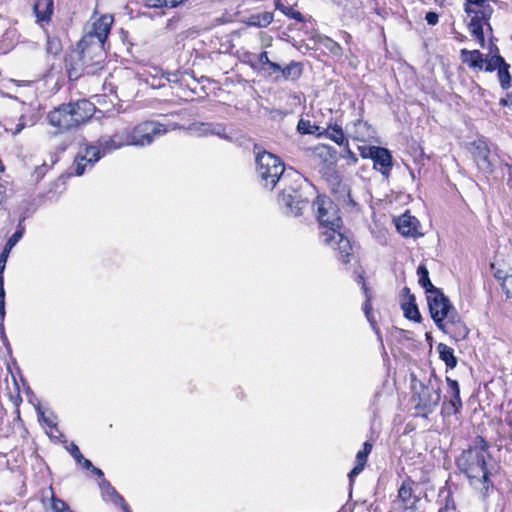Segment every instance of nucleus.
<instances>
[{
  "label": "nucleus",
  "mask_w": 512,
  "mask_h": 512,
  "mask_svg": "<svg viewBox=\"0 0 512 512\" xmlns=\"http://www.w3.org/2000/svg\"><path fill=\"white\" fill-rule=\"evenodd\" d=\"M314 208L319 224L326 228L321 233L322 242L334 250H338L341 261L348 263L352 245L350 240L338 231L342 220L336 205L329 198L318 196L314 202Z\"/></svg>",
  "instance_id": "nucleus-1"
},
{
  "label": "nucleus",
  "mask_w": 512,
  "mask_h": 512,
  "mask_svg": "<svg viewBox=\"0 0 512 512\" xmlns=\"http://www.w3.org/2000/svg\"><path fill=\"white\" fill-rule=\"evenodd\" d=\"M489 445L482 438H476L474 446L462 452L457 459L459 469L470 479L471 484L481 493H487L489 478L486 460L489 458Z\"/></svg>",
  "instance_id": "nucleus-2"
},
{
  "label": "nucleus",
  "mask_w": 512,
  "mask_h": 512,
  "mask_svg": "<svg viewBox=\"0 0 512 512\" xmlns=\"http://www.w3.org/2000/svg\"><path fill=\"white\" fill-rule=\"evenodd\" d=\"M95 105L87 99L64 103L50 111L48 123L60 132H66L85 124L95 113Z\"/></svg>",
  "instance_id": "nucleus-3"
},
{
  "label": "nucleus",
  "mask_w": 512,
  "mask_h": 512,
  "mask_svg": "<svg viewBox=\"0 0 512 512\" xmlns=\"http://www.w3.org/2000/svg\"><path fill=\"white\" fill-rule=\"evenodd\" d=\"M113 22V16L105 14L92 23L91 29L87 31L80 41V45H83V57L85 61L87 56H89L90 50L95 52V63L97 65L104 61L103 46Z\"/></svg>",
  "instance_id": "nucleus-4"
},
{
  "label": "nucleus",
  "mask_w": 512,
  "mask_h": 512,
  "mask_svg": "<svg viewBox=\"0 0 512 512\" xmlns=\"http://www.w3.org/2000/svg\"><path fill=\"white\" fill-rule=\"evenodd\" d=\"M256 173L261 185L273 190L284 177L285 165L276 155L262 151L256 156Z\"/></svg>",
  "instance_id": "nucleus-5"
},
{
  "label": "nucleus",
  "mask_w": 512,
  "mask_h": 512,
  "mask_svg": "<svg viewBox=\"0 0 512 512\" xmlns=\"http://www.w3.org/2000/svg\"><path fill=\"white\" fill-rule=\"evenodd\" d=\"M168 129L158 121H144L133 127L130 131H126L128 145L148 146L160 136L166 134Z\"/></svg>",
  "instance_id": "nucleus-6"
},
{
  "label": "nucleus",
  "mask_w": 512,
  "mask_h": 512,
  "mask_svg": "<svg viewBox=\"0 0 512 512\" xmlns=\"http://www.w3.org/2000/svg\"><path fill=\"white\" fill-rule=\"evenodd\" d=\"M419 389L416 380H412V387L418 396L417 408L432 412L441 400L440 380L431 375L426 383L419 382Z\"/></svg>",
  "instance_id": "nucleus-7"
},
{
  "label": "nucleus",
  "mask_w": 512,
  "mask_h": 512,
  "mask_svg": "<svg viewBox=\"0 0 512 512\" xmlns=\"http://www.w3.org/2000/svg\"><path fill=\"white\" fill-rule=\"evenodd\" d=\"M427 302L429 312L436 326L438 328L444 327V323L455 313V309L448 297L438 289L428 294Z\"/></svg>",
  "instance_id": "nucleus-8"
},
{
  "label": "nucleus",
  "mask_w": 512,
  "mask_h": 512,
  "mask_svg": "<svg viewBox=\"0 0 512 512\" xmlns=\"http://www.w3.org/2000/svg\"><path fill=\"white\" fill-rule=\"evenodd\" d=\"M279 203L286 214L299 216L308 202L303 199L300 191L294 188H285L279 196Z\"/></svg>",
  "instance_id": "nucleus-9"
},
{
  "label": "nucleus",
  "mask_w": 512,
  "mask_h": 512,
  "mask_svg": "<svg viewBox=\"0 0 512 512\" xmlns=\"http://www.w3.org/2000/svg\"><path fill=\"white\" fill-rule=\"evenodd\" d=\"M446 381L448 384V394L450 395V400L443 403V410L448 415L457 414L462 408L459 384L456 380H453L449 377L446 378Z\"/></svg>",
  "instance_id": "nucleus-10"
},
{
  "label": "nucleus",
  "mask_w": 512,
  "mask_h": 512,
  "mask_svg": "<svg viewBox=\"0 0 512 512\" xmlns=\"http://www.w3.org/2000/svg\"><path fill=\"white\" fill-rule=\"evenodd\" d=\"M445 333H449L456 340L465 339L469 334L467 326L458 318L455 312L445 323L444 327L440 328Z\"/></svg>",
  "instance_id": "nucleus-11"
},
{
  "label": "nucleus",
  "mask_w": 512,
  "mask_h": 512,
  "mask_svg": "<svg viewBox=\"0 0 512 512\" xmlns=\"http://www.w3.org/2000/svg\"><path fill=\"white\" fill-rule=\"evenodd\" d=\"M474 159L477 167L484 173H491L493 171V163L490 159V150L484 142L479 141L476 144Z\"/></svg>",
  "instance_id": "nucleus-12"
},
{
  "label": "nucleus",
  "mask_w": 512,
  "mask_h": 512,
  "mask_svg": "<svg viewBox=\"0 0 512 512\" xmlns=\"http://www.w3.org/2000/svg\"><path fill=\"white\" fill-rule=\"evenodd\" d=\"M374 168L388 176L392 167V156L388 149L379 147L373 156Z\"/></svg>",
  "instance_id": "nucleus-13"
},
{
  "label": "nucleus",
  "mask_w": 512,
  "mask_h": 512,
  "mask_svg": "<svg viewBox=\"0 0 512 512\" xmlns=\"http://www.w3.org/2000/svg\"><path fill=\"white\" fill-rule=\"evenodd\" d=\"M346 132L348 136L355 140L365 141L366 138L370 137V125L361 119H357L346 125Z\"/></svg>",
  "instance_id": "nucleus-14"
},
{
  "label": "nucleus",
  "mask_w": 512,
  "mask_h": 512,
  "mask_svg": "<svg viewBox=\"0 0 512 512\" xmlns=\"http://www.w3.org/2000/svg\"><path fill=\"white\" fill-rule=\"evenodd\" d=\"M100 489L106 500H111L115 505L121 506L124 512H131L130 507L125 502L124 498L117 493L115 488L112 487L108 481L102 479L100 482Z\"/></svg>",
  "instance_id": "nucleus-15"
},
{
  "label": "nucleus",
  "mask_w": 512,
  "mask_h": 512,
  "mask_svg": "<svg viewBox=\"0 0 512 512\" xmlns=\"http://www.w3.org/2000/svg\"><path fill=\"white\" fill-rule=\"evenodd\" d=\"M99 144L103 149V153L110 152L112 150L128 145L126 131L122 133H116L112 137H101L99 139Z\"/></svg>",
  "instance_id": "nucleus-16"
},
{
  "label": "nucleus",
  "mask_w": 512,
  "mask_h": 512,
  "mask_svg": "<svg viewBox=\"0 0 512 512\" xmlns=\"http://www.w3.org/2000/svg\"><path fill=\"white\" fill-rule=\"evenodd\" d=\"M418 224L419 222L414 216L403 214L397 219L396 227L403 236H415Z\"/></svg>",
  "instance_id": "nucleus-17"
},
{
  "label": "nucleus",
  "mask_w": 512,
  "mask_h": 512,
  "mask_svg": "<svg viewBox=\"0 0 512 512\" xmlns=\"http://www.w3.org/2000/svg\"><path fill=\"white\" fill-rule=\"evenodd\" d=\"M53 0H36L33 6L38 22H49L53 14Z\"/></svg>",
  "instance_id": "nucleus-18"
},
{
  "label": "nucleus",
  "mask_w": 512,
  "mask_h": 512,
  "mask_svg": "<svg viewBox=\"0 0 512 512\" xmlns=\"http://www.w3.org/2000/svg\"><path fill=\"white\" fill-rule=\"evenodd\" d=\"M461 60L463 63H466L470 68L473 69H483L484 67V59L483 55L479 50H467L462 49L460 52Z\"/></svg>",
  "instance_id": "nucleus-19"
},
{
  "label": "nucleus",
  "mask_w": 512,
  "mask_h": 512,
  "mask_svg": "<svg viewBox=\"0 0 512 512\" xmlns=\"http://www.w3.org/2000/svg\"><path fill=\"white\" fill-rule=\"evenodd\" d=\"M398 499L402 503L403 510L413 509L417 501L409 484L403 483L398 491Z\"/></svg>",
  "instance_id": "nucleus-20"
},
{
  "label": "nucleus",
  "mask_w": 512,
  "mask_h": 512,
  "mask_svg": "<svg viewBox=\"0 0 512 512\" xmlns=\"http://www.w3.org/2000/svg\"><path fill=\"white\" fill-rule=\"evenodd\" d=\"M464 10L467 14H473V17H477L478 20L482 22L484 21L485 23H487L493 14V8L488 0L485 1L483 5L479 6L477 9L472 8L469 5H465Z\"/></svg>",
  "instance_id": "nucleus-21"
},
{
  "label": "nucleus",
  "mask_w": 512,
  "mask_h": 512,
  "mask_svg": "<svg viewBox=\"0 0 512 512\" xmlns=\"http://www.w3.org/2000/svg\"><path fill=\"white\" fill-rule=\"evenodd\" d=\"M402 310L404 312V316L412 321L420 322L421 314L416 305L415 296L413 294H409V300H406L402 303Z\"/></svg>",
  "instance_id": "nucleus-22"
},
{
  "label": "nucleus",
  "mask_w": 512,
  "mask_h": 512,
  "mask_svg": "<svg viewBox=\"0 0 512 512\" xmlns=\"http://www.w3.org/2000/svg\"><path fill=\"white\" fill-rule=\"evenodd\" d=\"M24 233V228L20 227L10 236L5 244V247L0 254V264L6 265L8 256L12 248L19 242Z\"/></svg>",
  "instance_id": "nucleus-23"
},
{
  "label": "nucleus",
  "mask_w": 512,
  "mask_h": 512,
  "mask_svg": "<svg viewBox=\"0 0 512 512\" xmlns=\"http://www.w3.org/2000/svg\"><path fill=\"white\" fill-rule=\"evenodd\" d=\"M437 351L440 359L446 364L447 367L453 369L457 366V358L454 355V350L446 344L439 343Z\"/></svg>",
  "instance_id": "nucleus-24"
},
{
  "label": "nucleus",
  "mask_w": 512,
  "mask_h": 512,
  "mask_svg": "<svg viewBox=\"0 0 512 512\" xmlns=\"http://www.w3.org/2000/svg\"><path fill=\"white\" fill-rule=\"evenodd\" d=\"M80 47H81L80 60L82 62L83 70L87 74H95L98 70L102 69L103 62H101L98 65L95 63V60H96L95 52L93 50H90L89 56H87V58H86L87 62H85L84 57H83V45H80Z\"/></svg>",
  "instance_id": "nucleus-25"
},
{
  "label": "nucleus",
  "mask_w": 512,
  "mask_h": 512,
  "mask_svg": "<svg viewBox=\"0 0 512 512\" xmlns=\"http://www.w3.org/2000/svg\"><path fill=\"white\" fill-rule=\"evenodd\" d=\"M417 275L419 277V284L425 289L427 294H430L434 292L435 290H438L439 288L435 287L429 278V272L426 267V265L421 264L417 268Z\"/></svg>",
  "instance_id": "nucleus-26"
},
{
  "label": "nucleus",
  "mask_w": 512,
  "mask_h": 512,
  "mask_svg": "<svg viewBox=\"0 0 512 512\" xmlns=\"http://www.w3.org/2000/svg\"><path fill=\"white\" fill-rule=\"evenodd\" d=\"M302 74L301 64L298 62H291L285 68H282L281 75L284 80L295 81L300 78Z\"/></svg>",
  "instance_id": "nucleus-27"
},
{
  "label": "nucleus",
  "mask_w": 512,
  "mask_h": 512,
  "mask_svg": "<svg viewBox=\"0 0 512 512\" xmlns=\"http://www.w3.org/2000/svg\"><path fill=\"white\" fill-rule=\"evenodd\" d=\"M325 133L329 139H331L338 145H343L344 143H347L345 133L342 127L339 125L329 126L326 129Z\"/></svg>",
  "instance_id": "nucleus-28"
},
{
  "label": "nucleus",
  "mask_w": 512,
  "mask_h": 512,
  "mask_svg": "<svg viewBox=\"0 0 512 512\" xmlns=\"http://www.w3.org/2000/svg\"><path fill=\"white\" fill-rule=\"evenodd\" d=\"M469 30L471 34L479 41L481 47H483L485 43V38L483 33L482 21L478 20L477 17H472L469 23Z\"/></svg>",
  "instance_id": "nucleus-29"
},
{
  "label": "nucleus",
  "mask_w": 512,
  "mask_h": 512,
  "mask_svg": "<svg viewBox=\"0 0 512 512\" xmlns=\"http://www.w3.org/2000/svg\"><path fill=\"white\" fill-rule=\"evenodd\" d=\"M297 130L300 134L322 135V131L319 126L312 124L311 121L305 119L299 120Z\"/></svg>",
  "instance_id": "nucleus-30"
},
{
  "label": "nucleus",
  "mask_w": 512,
  "mask_h": 512,
  "mask_svg": "<svg viewBox=\"0 0 512 512\" xmlns=\"http://www.w3.org/2000/svg\"><path fill=\"white\" fill-rule=\"evenodd\" d=\"M368 455L365 454L363 451H359L356 455V466L350 471L349 473V479L350 482L354 481V478L359 475L362 470L364 469L366 462H367Z\"/></svg>",
  "instance_id": "nucleus-31"
},
{
  "label": "nucleus",
  "mask_w": 512,
  "mask_h": 512,
  "mask_svg": "<svg viewBox=\"0 0 512 512\" xmlns=\"http://www.w3.org/2000/svg\"><path fill=\"white\" fill-rule=\"evenodd\" d=\"M90 167L94 165L101 158V150L97 146H88L85 148L84 155L81 156Z\"/></svg>",
  "instance_id": "nucleus-32"
},
{
  "label": "nucleus",
  "mask_w": 512,
  "mask_h": 512,
  "mask_svg": "<svg viewBox=\"0 0 512 512\" xmlns=\"http://www.w3.org/2000/svg\"><path fill=\"white\" fill-rule=\"evenodd\" d=\"M498 78L500 81V85L503 89H508L510 84V73H509V65L504 61V64L501 65L498 69Z\"/></svg>",
  "instance_id": "nucleus-33"
},
{
  "label": "nucleus",
  "mask_w": 512,
  "mask_h": 512,
  "mask_svg": "<svg viewBox=\"0 0 512 512\" xmlns=\"http://www.w3.org/2000/svg\"><path fill=\"white\" fill-rule=\"evenodd\" d=\"M49 505L52 512H74L63 500L56 498L54 495L51 496Z\"/></svg>",
  "instance_id": "nucleus-34"
},
{
  "label": "nucleus",
  "mask_w": 512,
  "mask_h": 512,
  "mask_svg": "<svg viewBox=\"0 0 512 512\" xmlns=\"http://www.w3.org/2000/svg\"><path fill=\"white\" fill-rule=\"evenodd\" d=\"M504 64V59L500 55L492 56L488 60H484V69L488 72H493L494 70H498L501 65Z\"/></svg>",
  "instance_id": "nucleus-35"
},
{
  "label": "nucleus",
  "mask_w": 512,
  "mask_h": 512,
  "mask_svg": "<svg viewBox=\"0 0 512 512\" xmlns=\"http://www.w3.org/2000/svg\"><path fill=\"white\" fill-rule=\"evenodd\" d=\"M258 21L254 22L259 27H266L273 21V14L271 12H264L257 16Z\"/></svg>",
  "instance_id": "nucleus-36"
},
{
  "label": "nucleus",
  "mask_w": 512,
  "mask_h": 512,
  "mask_svg": "<svg viewBox=\"0 0 512 512\" xmlns=\"http://www.w3.org/2000/svg\"><path fill=\"white\" fill-rule=\"evenodd\" d=\"M61 50L60 41L53 38L47 40V51L51 54L57 55Z\"/></svg>",
  "instance_id": "nucleus-37"
},
{
  "label": "nucleus",
  "mask_w": 512,
  "mask_h": 512,
  "mask_svg": "<svg viewBox=\"0 0 512 512\" xmlns=\"http://www.w3.org/2000/svg\"><path fill=\"white\" fill-rule=\"evenodd\" d=\"M378 149H379V147H377V146H359V151L363 158L373 159L375 151Z\"/></svg>",
  "instance_id": "nucleus-38"
},
{
  "label": "nucleus",
  "mask_w": 512,
  "mask_h": 512,
  "mask_svg": "<svg viewBox=\"0 0 512 512\" xmlns=\"http://www.w3.org/2000/svg\"><path fill=\"white\" fill-rule=\"evenodd\" d=\"M27 125V117L25 115H21L18 119V123L16 124L15 129L11 130L12 135H18Z\"/></svg>",
  "instance_id": "nucleus-39"
},
{
  "label": "nucleus",
  "mask_w": 512,
  "mask_h": 512,
  "mask_svg": "<svg viewBox=\"0 0 512 512\" xmlns=\"http://www.w3.org/2000/svg\"><path fill=\"white\" fill-rule=\"evenodd\" d=\"M87 166H89V164L86 163L85 160H82L81 156L77 157L75 160V174L81 176L85 172Z\"/></svg>",
  "instance_id": "nucleus-40"
},
{
  "label": "nucleus",
  "mask_w": 512,
  "mask_h": 512,
  "mask_svg": "<svg viewBox=\"0 0 512 512\" xmlns=\"http://www.w3.org/2000/svg\"><path fill=\"white\" fill-rule=\"evenodd\" d=\"M491 269L494 270V277L501 283L510 275L507 271L501 268H496L495 264H491Z\"/></svg>",
  "instance_id": "nucleus-41"
},
{
  "label": "nucleus",
  "mask_w": 512,
  "mask_h": 512,
  "mask_svg": "<svg viewBox=\"0 0 512 512\" xmlns=\"http://www.w3.org/2000/svg\"><path fill=\"white\" fill-rule=\"evenodd\" d=\"M284 15L298 22L304 21V16L301 14V12L294 10L292 7H290L287 11H284Z\"/></svg>",
  "instance_id": "nucleus-42"
},
{
  "label": "nucleus",
  "mask_w": 512,
  "mask_h": 512,
  "mask_svg": "<svg viewBox=\"0 0 512 512\" xmlns=\"http://www.w3.org/2000/svg\"><path fill=\"white\" fill-rule=\"evenodd\" d=\"M501 286L507 297H512V274L501 283Z\"/></svg>",
  "instance_id": "nucleus-43"
},
{
  "label": "nucleus",
  "mask_w": 512,
  "mask_h": 512,
  "mask_svg": "<svg viewBox=\"0 0 512 512\" xmlns=\"http://www.w3.org/2000/svg\"><path fill=\"white\" fill-rule=\"evenodd\" d=\"M68 450H69L70 454L73 456V458L76 460L77 463L82 461L84 456L81 454V452L76 444L71 443Z\"/></svg>",
  "instance_id": "nucleus-44"
},
{
  "label": "nucleus",
  "mask_w": 512,
  "mask_h": 512,
  "mask_svg": "<svg viewBox=\"0 0 512 512\" xmlns=\"http://www.w3.org/2000/svg\"><path fill=\"white\" fill-rule=\"evenodd\" d=\"M146 6L149 8H163L167 7L166 0H147Z\"/></svg>",
  "instance_id": "nucleus-45"
},
{
  "label": "nucleus",
  "mask_w": 512,
  "mask_h": 512,
  "mask_svg": "<svg viewBox=\"0 0 512 512\" xmlns=\"http://www.w3.org/2000/svg\"><path fill=\"white\" fill-rule=\"evenodd\" d=\"M7 200V183L0 182V206Z\"/></svg>",
  "instance_id": "nucleus-46"
},
{
  "label": "nucleus",
  "mask_w": 512,
  "mask_h": 512,
  "mask_svg": "<svg viewBox=\"0 0 512 512\" xmlns=\"http://www.w3.org/2000/svg\"><path fill=\"white\" fill-rule=\"evenodd\" d=\"M425 20L429 25H436L439 20V16L435 12H428L425 16Z\"/></svg>",
  "instance_id": "nucleus-47"
},
{
  "label": "nucleus",
  "mask_w": 512,
  "mask_h": 512,
  "mask_svg": "<svg viewBox=\"0 0 512 512\" xmlns=\"http://www.w3.org/2000/svg\"><path fill=\"white\" fill-rule=\"evenodd\" d=\"M345 152H346V155L344 157L348 158L350 163L355 164L358 161L356 154L349 149L347 143H346Z\"/></svg>",
  "instance_id": "nucleus-48"
},
{
  "label": "nucleus",
  "mask_w": 512,
  "mask_h": 512,
  "mask_svg": "<svg viewBox=\"0 0 512 512\" xmlns=\"http://www.w3.org/2000/svg\"><path fill=\"white\" fill-rule=\"evenodd\" d=\"M259 62L263 65H268L271 61L269 60L267 52H262L259 55Z\"/></svg>",
  "instance_id": "nucleus-49"
},
{
  "label": "nucleus",
  "mask_w": 512,
  "mask_h": 512,
  "mask_svg": "<svg viewBox=\"0 0 512 512\" xmlns=\"http://www.w3.org/2000/svg\"><path fill=\"white\" fill-rule=\"evenodd\" d=\"M327 47H328V48H329V50H330L332 53H334V54L339 53V52H340V50H341V47L339 46V44H338V43H336V42H333V41H331V42H330V46H327Z\"/></svg>",
  "instance_id": "nucleus-50"
},
{
  "label": "nucleus",
  "mask_w": 512,
  "mask_h": 512,
  "mask_svg": "<svg viewBox=\"0 0 512 512\" xmlns=\"http://www.w3.org/2000/svg\"><path fill=\"white\" fill-rule=\"evenodd\" d=\"M267 66L269 67V69L272 70L273 73H275V72L281 73L282 67L279 64L271 61Z\"/></svg>",
  "instance_id": "nucleus-51"
},
{
  "label": "nucleus",
  "mask_w": 512,
  "mask_h": 512,
  "mask_svg": "<svg viewBox=\"0 0 512 512\" xmlns=\"http://www.w3.org/2000/svg\"><path fill=\"white\" fill-rule=\"evenodd\" d=\"M203 126L205 127V129H204V132H205V133L211 132V133H213V134L220 135V134H221V131H223V130H224V129H223V128H221L220 126H218V127L214 128L213 130H210V129H209V127H208V126H206V125H204V124H203Z\"/></svg>",
  "instance_id": "nucleus-52"
},
{
  "label": "nucleus",
  "mask_w": 512,
  "mask_h": 512,
  "mask_svg": "<svg viewBox=\"0 0 512 512\" xmlns=\"http://www.w3.org/2000/svg\"><path fill=\"white\" fill-rule=\"evenodd\" d=\"M78 463L81 464L83 466V468H85L87 470H91L93 468V464L91 463V461L84 457H83L82 461L78 462Z\"/></svg>",
  "instance_id": "nucleus-53"
},
{
  "label": "nucleus",
  "mask_w": 512,
  "mask_h": 512,
  "mask_svg": "<svg viewBox=\"0 0 512 512\" xmlns=\"http://www.w3.org/2000/svg\"><path fill=\"white\" fill-rule=\"evenodd\" d=\"M275 7L277 10H280L283 14H284V11H287L290 8V7L283 5L279 0H277L275 2Z\"/></svg>",
  "instance_id": "nucleus-54"
},
{
  "label": "nucleus",
  "mask_w": 512,
  "mask_h": 512,
  "mask_svg": "<svg viewBox=\"0 0 512 512\" xmlns=\"http://www.w3.org/2000/svg\"><path fill=\"white\" fill-rule=\"evenodd\" d=\"M6 265L0 264V288H4V277L3 273Z\"/></svg>",
  "instance_id": "nucleus-55"
},
{
  "label": "nucleus",
  "mask_w": 512,
  "mask_h": 512,
  "mask_svg": "<svg viewBox=\"0 0 512 512\" xmlns=\"http://www.w3.org/2000/svg\"><path fill=\"white\" fill-rule=\"evenodd\" d=\"M372 450V444L365 442L363 447V452H365L366 455H369Z\"/></svg>",
  "instance_id": "nucleus-56"
},
{
  "label": "nucleus",
  "mask_w": 512,
  "mask_h": 512,
  "mask_svg": "<svg viewBox=\"0 0 512 512\" xmlns=\"http://www.w3.org/2000/svg\"><path fill=\"white\" fill-rule=\"evenodd\" d=\"M91 472L100 478L103 477V472L99 468H96L93 466V468L91 469Z\"/></svg>",
  "instance_id": "nucleus-57"
},
{
  "label": "nucleus",
  "mask_w": 512,
  "mask_h": 512,
  "mask_svg": "<svg viewBox=\"0 0 512 512\" xmlns=\"http://www.w3.org/2000/svg\"><path fill=\"white\" fill-rule=\"evenodd\" d=\"M370 310H371V307L370 305L368 304V302L365 303V306H364V312L367 316L368 319H370Z\"/></svg>",
  "instance_id": "nucleus-58"
},
{
  "label": "nucleus",
  "mask_w": 512,
  "mask_h": 512,
  "mask_svg": "<svg viewBox=\"0 0 512 512\" xmlns=\"http://www.w3.org/2000/svg\"><path fill=\"white\" fill-rule=\"evenodd\" d=\"M5 317V303L0 304V318L4 320Z\"/></svg>",
  "instance_id": "nucleus-59"
},
{
  "label": "nucleus",
  "mask_w": 512,
  "mask_h": 512,
  "mask_svg": "<svg viewBox=\"0 0 512 512\" xmlns=\"http://www.w3.org/2000/svg\"><path fill=\"white\" fill-rule=\"evenodd\" d=\"M5 303V289L0 288V304Z\"/></svg>",
  "instance_id": "nucleus-60"
},
{
  "label": "nucleus",
  "mask_w": 512,
  "mask_h": 512,
  "mask_svg": "<svg viewBox=\"0 0 512 512\" xmlns=\"http://www.w3.org/2000/svg\"><path fill=\"white\" fill-rule=\"evenodd\" d=\"M402 293L406 296L407 300H409V294H411L410 289L408 287H404L402 289Z\"/></svg>",
  "instance_id": "nucleus-61"
},
{
  "label": "nucleus",
  "mask_w": 512,
  "mask_h": 512,
  "mask_svg": "<svg viewBox=\"0 0 512 512\" xmlns=\"http://www.w3.org/2000/svg\"><path fill=\"white\" fill-rule=\"evenodd\" d=\"M500 104H501V105H506V104H507V101H506L505 99H501Z\"/></svg>",
  "instance_id": "nucleus-62"
}]
</instances>
